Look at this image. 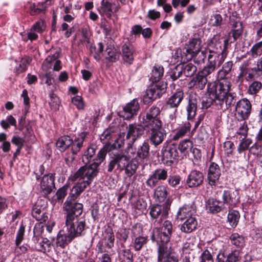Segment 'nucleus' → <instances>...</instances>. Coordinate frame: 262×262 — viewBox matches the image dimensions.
<instances>
[{
  "instance_id": "nucleus-1",
  "label": "nucleus",
  "mask_w": 262,
  "mask_h": 262,
  "mask_svg": "<svg viewBox=\"0 0 262 262\" xmlns=\"http://www.w3.org/2000/svg\"><path fill=\"white\" fill-rule=\"evenodd\" d=\"M96 149L97 146L94 144L88 148L82 157V161L86 164L91 162L93 163L81 166L71 176L72 181L77 182L72 188L74 194L77 193L78 190L84 191L87 186L91 184L98 173L99 166L104 161L107 153L109 152V146L104 145L100 149L98 154L95 155Z\"/></svg>"
},
{
  "instance_id": "nucleus-2",
  "label": "nucleus",
  "mask_w": 262,
  "mask_h": 262,
  "mask_svg": "<svg viewBox=\"0 0 262 262\" xmlns=\"http://www.w3.org/2000/svg\"><path fill=\"white\" fill-rule=\"evenodd\" d=\"M160 113V108L153 105L143 118L144 126L136 124H129L126 134V139L129 140V142L134 143L137 138L143 134L145 128L148 132L151 144L155 147L161 144L166 137V132L162 127V122L159 118Z\"/></svg>"
},
{
  "instance_id": "nucleus-3",
  "label": "nucleus",
  "mask_w": 262,
  "mask_h": 262,
  "mask_svg": "<svg viewBox=\"0 0 262 262\" xmlns=\"http://www.w3.org/2000/svg\"><path fill=\"white\" fill-rule=\"evenodd\" d=\"M83 191L78 190V192L74 194L72 188L63 205L64 210L66 212L67 231H69L74 238L84 235V231L87 228L85 219L82 216L83 205L74 202Z\"/></svg>"
},
{
  "instance_id": "nucleus-4",
  "label": "nucleus",
  "mask_w": 262,
  "mask_h": 262,
  "mask_svg": "<svg viewBox=\"0 0 262 262\" xmlns=\"http://www.w3.org/2000/svg\"><path fill=\"white\" fill-rule=\"evenodd\" d=\"M133 143L129 142L128 146L125 150V154H113L110 158L107 166V171L112 172L114 170L122 171L125 170V174L129 177L136 173L139 166L137 160V151L133 147Z\"/></svg>"
},
{
  "instance_id": "nucleus-5",
  "label": "nucleus",
  "mask_w": 262,
  "mask_h": 262,
  "mask_svg": "<svg viewBox=\"0 0 262 262\" xmlns=\"http://www.w3.org/2000/svg\"><path fill=\"white\" fill-rule=\"evenodd\" d=\"M228 40L224 39L219 35H215L212 38L207 46L209 52L207 65L216 69V66L220 67L223 62L225 57L224 51L226 49Z\"/></svg>"
},
{
  "instance_id": "nucleus-6",
  "label": "nucleus",
  "mask_w": 262,
  "mask_h": 262,
  "mask_svg": "<svg viewBox=\"0 0 262 262\" xmlns=\"http://www.w3.org/2000/svg\"><path fill=\"white\" fill-rule=\"evenodd\" d=\"M88 135L86 132H82L72 138L71 145L70 147L71 151L66 153L64 160L68 165H71L75 160L76 156L80 152L83 146L85 138Z\"/></svg>"
},
{
  "instance_id": "nucleus-7",
  "label": "nucleus",
  "mask_w": 262,
  "mask_h": 262,
  "mask_svg": "<svg viewBox=\"0 0 262 262\" xmlns=\"http://www.w3.org/2000/svg\"><path fill=\"white\" fill-rule=\"evenodd\" d=\"M170 204L168 201L162 204H154L149 208V215L155 226L161 225L167 218Z\"/></svg>"
},
{
  "instance_id": "nucleus-8",
  "label": "nucleus",
  "mask_w": 262,
  "mask_h": 262,
  "mask_svg": "<svg viewBox=\"0 0 262 262\" xmlns=\"http://www.w3.org/2000/svg\"><path fill=\"white\" fill-rule=\"evenodd\" d=\"M208 87L210 92H212L216 97V102L221 105L223 103L224 97L230 93L231 83L227 80H224L217 84H208Z\"/></svg>"
},
{
  "instance_id": "nucleus-9",
  "label": "nucleus",
  "mask_w": 262,
  "mask_h": 262,
  "mask_svg": "<svg viewBox=\"0 0 262 262\" xmlns=\"http://www.w3.org/2000/svg\"><path fill=\"white\" fill-rule=\"evenodd\" d=\"M215 68L206 64L204 68L198 73L196 76L189 82V85L195 89L203 90L205 88L207 82V76L214 72Z\"/></svg>"
},
{
  "instance_id": "nucleus-10",
  "label": "nucleus",
  "mask_w": 262,
  "mask_h": 262,
  "mask_svg": "<svg viewBox=\"0 0 262 262\" xmlns=\"http://www.w3.org/2000/svg\"><path fill=\"white\" fill-rule=\"evenodd\" d=\"M167 84L163 82L153 83L146 90V94L144 96V101L150 103L165 93Z\"/></svg>"
},
{
  "instance_id": "nucleus-11",
  "label": "nucleus",
  "mask_w": 262,
  "mask_h": 262,
  "mask_svg": "<svg viewBox=\"0 0 262 262\" xmlns=\"http://www.w3.org/2000/svg\"><path fill=\"white\" fill-rule=\"evenodd\" d=\"M179 158V152L176 144H172L164 146L161 150L162 162L167 166H170Z\"/></svg>"
},
{
  "instance_id": "nucleus-12",
  "label": "nucleus",
  "mask_w": 262,
  "mask_h": 262,
  "mask_svg": "<svg viewBox=\"0 0 262 262\" xmlns=\"http://www.w3.org/2000/svg\"><path fill=\"white\" fill-rule=\"evenodd\" d=\"M161 224V226L156 228L158 232V238L163 242L168 243L174 231L173 225L169 220H165Z\"/></svg>"
},
{
  "instance_id": "nucleus-13",
  "label": "nucleus",
  "mask_w": 262,
  "mask_h": 262,
  "mask_svg": "<svg viewBox=\"0 0 262 262\" xmlns=\"http://www.w3.org/2000/svg\"><path fill=\"white\" fill-rule=\"evenodd\" d=\"M168 177L167 170L164 168H159L152 171L146 181V184L151 188L156 186L160 181L166 180Z\"/></svg>"
},
{
  "instance_id": "nucleus-14",
  "label": "nucleus",
  "mask_w": 262,
  "mask_h": 262,
  "mask_svg": "<svg viewBox=\"0 0 262 262\" xmlns=\"http://www.w3.org/2000/svg\"><path fill=\"white\" fill-rule=\"evenodd\" d=\"M251 105L250 101L246 98L239 100L236 106V115L239 120L247 119L250 114Z\"/></svg>"
},
{
  "instance_id": "nucleus-15",
  "label": "nucleus",
  "mask_w": 262,
  "mask_h": 262,
  "mask_svg": "<svg viewBox=\"0 0 262 262\" xmlns=\"http://www.w3.org/2000/svg\"><path fill=\"white\" fill-rule=\"evenodd\" d=\"M55 177L53 174L45 175L41 180L40 183V191L45 196L50 194L55 186Z\"/></svg>"
},
{
  "instance_id": "nucleus-16",
  "label": "nucleus",
  "mask_w": 262,
  "mask_h": 262,
  "mask_svg": "<svg viewBox=\"0 0 262 262\" xmlns=\"http://www.w3.org/2000/svg\"><path fill=\"white\" fill-rule=\"evenodd\" d=\"M221 175V170L220 166L214 162H211L209 165L207 173L208 184L211 187L217 185Z\"/></svg>"
},
{
  "instance_id": "nucleus-17",
  "label": "nucleus",
  "mask_w": 262,
  "mask_h": 262,
  "mask_svg": "<svg viewBox=\"0 0 262 262\" xmlns=\"http://www.w3.org/2000/svg\"><path fill=\"white\" fill-rule=\"evenodd\" d=\"M140 108V105L137 99H135L126 104L123 107L122 116L124 119H129L137 115Z\"/></svg>"
},
{
  "instance_id": "nucleus-18",
  "label": "nucleus",
  "mask_w": 262,
  "mask_h": 262,
  "mask_svg": "<svg viewBox=\"0 0 262 262\" xmlns=\"http://www.w3.org/2000/svg\"><path fill=\"white\" fill-rule=\"evenodd\" d=\"M46 207V202L44 200H38L32 209V215L37 221H45V208Z\"/></svg>"
},
{
  "instance_id": "nucleus-19",
  "label": "nucleus",
  "mask_w": 262,
  "mask_h": 262,
  "mask_svg": "<svg viewBox=\"0 0 262 262\" xmlns=\"http://www.w3.org/2000/svg\"><path fill=\"white\" fill-rule=\"evenodd\" d=\"M204 180L203 173L199 170H192L186 180V183L189 187H195L201 185Z\"/></svg>"
},
{
  "instance_id": "nucleus-20",
  "label": "nucleus",
  "mask_w": 262,
  "mask_h": 262,
  "mask_svg": "<svg viewBox=\"0 0 262 262\" xmlns=\"http://www.w3.org/2000/svg\"><path fill=\"white\" fill-rule=\"evenodd\" d=\"M195 213L196 210L192 205H184L179 209L177 218L180 221L187 220L191 217H195Z\"/></svg>"
},
{
  "instance_id": "nucleus-21",
  "label": "nucleus",
  "mask_w": 262,
  "mask_h": 262,
  "mask_svg": "<svg viewBox=\"0 0 262 262\" xmlns=\"http://www.w3.org/2000/svg\"><path fill=\"white\" fill-rule=\"evenodd\" d=\"M74 239L69 231L66 232L63 230H60L56 237V246L64 248Z\"/></svg>"
},
{
  "instance_id": "nucleus-22",
  "label": "nucleus",
  "mask_w": 262,
  "mask_h": 262,
  "mask_svg": "<svg viewBox=\"0 0 262 262\" xmlns=\"http://www.w3.org/2000/svg\"><path fill=\"white\" fill-rule=\"evenodd\" d=\"M198 100L195 96L191 95L189 96L188 104L186 107L188 120L192 119L196 115Z\"/></svg>"
},
{
  "instance_id": "nucleus-23",
  "label": "nucleus",
  "mask_w": 262,
  "mask_h": 262,
  "mask_svg": "<svg viewBox=\"0 0 262 262\" xmlns=\"http://www.w3.org/2000/svg\"><path fill=\"white\" fill-rule=\"evenodd\" d=\"M191 124L189 121L183 122L177 128L174 135L172 137L173 140H178L179 139L188 135L190 133Z\"/></svg>"
},
{
  "instance_id": "nucleus-24",
  "label": "nucleus",
  "mask_w": 262,
  "mask_h": 262,
  "mask_svg": "<svg viewBox=\"0 0 262 262\" xmlns=\"http://www.w3.org/2000/svg\"><path fill=\"white\" fill-rule=\"evenodd\" d=\"M122 57L124 62L130 64L134 60V49L129 43H124L122 47Z\"/></svg>"
},
{
  "instance_id": "nucleus-25",
  "label": "nucleus",
  "mask_w": 262,
  "mask_h": 262,
  "mask_svg": "<svg viewBox=\"0 0 262 262\" xmlns=\"http://www.w3.org/2000/svg\"><path fill=\"white\" fill-rule=\"evenodd\" d=\"M224 204H227L230 206H234L239 201L238 192L235 191H224L222 196Z\"/></svg>"
},
{
  "instance_id": "nucleus-26",
  "label": "nucleus",
  "mask_w": 262,
  "mask_h": 262,
  "mask_svg": "<svg viewBox=\"0 0 262 262\" xmlns=\"http://www.w3.org/2000/svg\"><path fill=\"white\" fill-rule=\"evenodd\" d=\"M184 97L182 91H178L171 96L167 101V105L171 108H177Z\"/></svg>"
},
{
  "instance_id": "nucleus-27",
  "label": "nucleus",
  "mask_w": 262,
  "mask_h": 262,
  "mask_svg": "<svg viewBox=\"0 0 262 262\" xmlns=\"http://www.w3.org/2000/svg\"><path fill=\"white\" fill-rule=\"evenodd\" d=\"M198 225V222L195 217H191L190 219L186 220L180 227L182 232L186 233H190L194 231Z\"/></svg>"
},
{
  "instance_id": "nucleus-28",
  "label": "nucleus",
  "mask_w": 262,
  "mask_h": 262,
  "mask_svg": "<svg viewBox=\"0 0 262 262\" xmlns=\"http://www.w3.org/2000/svg\"><path fill=\"white\" fill-rule=\"evenodd\" d=\"M168 243H165L161 241L160 239L157 242L158 245V260L160 261L163 259H165L166 257L170 252H169V247L168 246Z\"/></svg>"
},
{
  "instance_id": "nucleus-29",
  "label": "nucleus",
  "mask_w": 262,
  "mask_h": 262,
  "mask_svg": "<svg viewBox=\"0 0 262 262\" xmlns=\"http://www.w3.org/2000/svg\"><path fill=\"white\" fill-rule=\"evenodd\" d=\"M223 207L222 202H220L216 199H209L207 204V209L212 213H216L220 212Z\"/></svg>"
},
{
  "instance_id": "nucleus-30",
  "label": "nucleus",
  "mask_w": 262,
  "mask_h": 262,
  "mask_svg": "<svg viewBox=\"0 0 262 262\" xmlns=\"http://www.w3.org/2000/svg\"><path fill=\"white\" fill-rule=\"evenodd\" d=\"M35 243L37 244L36 245V248L40 252L46 253L51 251V242L47 238H43L41 237V241L39 240L38 242Z\"/></svg>"
},
{
  "instance_id": "nucleus-31",
  "label": "nucleus",
  "mask_w": 262,
  "mask_h": 262,
  "mask_svg": "<svg viewBox=\"0 0 262 262\" xmlns=\"http://www.w3.org/2000/svg\"><path fill=\"white\" fill-rule=\"evenodd\" d=\"M164 74V68L160 66L156 65L153 67L149 78L152 83H159Z\"/></svg>"
},
{
  "instance_id": "nucleus-32",
  "label": "nucleus",
  "mask_w": 262,
  "mask_h": 262,
  "mask_svg": "<svg viewBox=\"0 0 262 262\" xmlns=\"http://www.w3.org/2000/svg\"><path fill=\"white\" fill-rule=\"evenodd\" d=\"M208 96L205 97L202 99L201 102L202 108L207 109L213 104H214L216 106H219L220 104H217L216 102V99H217L216 97L212 93V92H210L209 89L208 88Z\"/></svg>"
},
{
  "instance_id": "nucleus-33",
  "label": "nucleus",
  "mask_w": 262,
  "mask_h": 262,
  "mask_svg": "<svg viewBox=\"0 0 262 262\" xmlns=\"http://www.w3.org/2000/svg\"><path fill=\"white\" fill-rule=\"evenodd\" d=\"M72 143V138L68 136H65L59 138L56 142V145L60 151H64L70 147Z\"/></svg>"
},
{
  "instance_id": "nucleus-34",
  "label": "nucleus",
  "mask_w": 262,
  "mask_h": 262,
  "mask_svg": "<svg viewBox=\"0 0 262 262\" xmlns=\"http://www.w3.org/2000/svg\"><path fill=\"white\" fill-rule=\"evenodd\" d=\"M233 66V61H228L223 64L222 68L217 73L219 79H224L231 71Z\"/></svg>"
},
{
  "instance_id": "nucleus-35",
  "label": "nucleus",
  "mask_w": 262,
  "mask_h": 262,
  "mask_svg": "<svg viewBox=\"0 0 262 262\" xmlns=\"http://www.w3.org/2000/svg\"><path fill=\"white\" fill-rule=\"evenodd\" d=\"M168 192L167 187L165 185H160L154 190V198L157 201L163 202L167 198Z\"/></svg>"
},
{
  "instance_id": "nucleus-36",
  "label": "nucleus",
  "mask_w": 262,
  "mask_h": 262,
  "mask_svg": "<svg viewBox=\"0 0 262 262\" xmlns=\"http://www.w3.org/2000/svg\"><path fill=\"white\" fill-rule=\"evenodd\" d=\"M149 156V145L147 141H144L137 151V157L142 160L146 159Z\"/></svg>"
},
{
  "instance_id": "nucleus-37",
  "label": "nucleus",
  "mask_w": 262,
  "mask_h": 262,
  "mask_svg": "<svg viewBox=\"0 0 262 262\" xmlns=\"http://www.w3.org/2000/svg\"><path fill=\"white\" fill-rule=\"evenodd\" d=\"M223 104L219 105L221 108L225 110L233 106L236 102L235 94L229 93L226 95L223 99Z\"/></svg>"
},
{
  "instance_id": "nucleus-38",
  "label": "nucleus",
  "mask_w": 262,
  "mask_h": 262,
  "mask_svg": "<svg viewBox=\"0 0 262 262\" xmlns=\"http://www.w3.org/2000/svg\"><path fill=\"white\" fill-rule=\"evenodd\" d=\"M181 69L182 70V74L185 77H191L196 72L197 68L195 66L191 63L187 64H180Z\"/></svg>"
},
{
  "instance_id": "nucleus-39",
  "label": "nucleus",
  "mask_w": 262,
  "mask_h": 262,
  "mask_svg": "<svg viewBox=\"0 0 262 262\" xmlns=\"http://www.w3.org/2000/svg\"><path fill=\"white\" fill-rule=\"evenodd\" d=\"M114 133L111 129H106L103 132L100 136V140L105 145L109 146V151H111L112 146L111 145L110 141L113 140Z\"/></svg>"
},
{
  "instance_id": "nucleus-40",
  "label": "nucleus",
  "mask_w": 262,
  "mask_h": 262,
  "mask_svg": "<svg viewBox=\"0 0 262 262\" xmlns=\"http://www.w3.org/2000/svg\"><path fill=\"white\" fill-rule=\"evenodd\" d=\"M232 37L234 40L239 38L243 32L242 24L239 21L233 22L232 24Z\"/></svg>"
},
{
  "instance_id": "nucleus-41",
  "label": "nucleus",
  "mask_w": 262,
  "mask_h": 262,
  "mask_svg": "<svg viewBox=\"0 0 262 262\" xmlns=\"http://www.w3.org/2000/svg\"><path fill=\"white\" fill-rule=\"evenodd\" d=\"M192 146L193 144L191 141L189 139H186L182 140L180 142L178 147H177V149H179L181 153L185 155L191 150Z\"/></svg>"
},
{
  "instance_id": "nucleus-42",
  "label": "nucleus",
  "mask_w": 262,
  "mask_h": 262,
  "mask_svg": "<svg viewBox=\"0 0 262 262\" xmlns=\"http://www.w3.org/2000/svg\"><path fill=\"white\" fill-rule=\"evenodd\" d=\"M101 9L103 12L109 17L113 14V6L115 5L111 0H102L101 3Z\"/></svg>"
},
{
  "instance_id": "nucleus-43",
  "label": "nucleus",
  "mask_w": 262,
  "mask_h": 262,
  "mask_svg": "<svg viewBox=\"0 0 262 262\" xmlns=\"http://www.w3.org/2000/svg\"><path fill=\"white\" fill-rule=\"evenodd\" d=\"M105 51L107 53L105 58L108 61L114 62L118 59L119 55L114 47H108L106 49Z\"/></svg>"
},
{
  "instance_id": "nucleus-44",
  "label": "nucleus",
  "mask_w": 262,
  "mask_h": 262,
  "mask_svg": "<svg viewBox=\"0 0 262 262\" xmlns=\"http://www.w3.org/2000/svg\"><path fill=\"white\" fill-rule=\"evenodd\" d=\"M240 215L239 212L237 210H230L228 215V221L229 222L230 226L235 227L239 221Z\"/></svg>"
},
{
  "instance_id": "nucleus-45",
  "label": "nucleus",
  "mask_w": 262,
  "mask_h": 262,
  "mask_svg": "<svg viewBox=\"0 0 262 262\" xmlns=\"http://www.w3.org/2000/svg\"><path fill=\"white\" fill-rule=\"evenodd\" d=\"M249 66L248 61H245L240 66V72L237 77V82L242 83L244 81V78L248 73Z\"/></svg>"
},
{
  "instance_id": "nucleus-46",
  "label": "nucleus",
  "mask_w": 262,
  "mask_h": 262,
  "mask_svg": "<svg viewBox=\"0 0 262 262\" xmlns=\"http://www.w3.org/2000/svg\"><path fill=\"white\" fill-rule=\"evenodd\" d=\"M186 47L195 54L201 50V40L199 39L193 38L189 41Z\"/></svg>"
},
{
  "instance_id": "nucleus-47",
  "label": "nucleus",
  "mask_w": 262,
  "mask_h": 262,
  "mask_svg": "<svg viewBox=\"0 0 262 262\" xmlns=\"http://www.w3.org/2000/svg\"><path fill=\"white\" fill-rule=\"evenodd\" d=\"M133 246L136 251L140 250L143 246L147 243V238L145 236H140L133 238Z\"/></svg>"
},
{
  "instance_id": "nucleus-48",
  "label": "nucleus",
  "mask_w": 262,
  "mask_h": 262,
  "mask_svg": "<svg viewBox=\"0 0 262 262\" xmlns=\"http://www.w3.org/2000/svg\"><path fill=\"white\" fill-rule=\"evenodd\" d=\"M119 257L121 262H132L133 255L129 249H123L119 253Z\"/></svg>"
},
{
  "instance_id": "nucleus-49",
  "label": "nucleus",
  "mask_w": 262,
  "mask_h": 262,
  "mask_svg": "<svg viewBox=\"0 0 262 262\" xmlns=\"http://www.w3.org/2000/svg\"><path fill=\"white\" fill-rule=\"evenodd\" d=\"M43 231V226L40 223L36 224L33 229L34 236L32 238V240L34 243L38 242L40 240V236Z\"/></svg>"
},
{
  "instance_id": "nucleus-50",
  "label": "nucleus",
  "mask_w": 262,
  "mask_h": 262,
  "mask_svg": "<svg viewBox=\"0 0 262 262\" xmlns=\"http://www.w3.org/2000/svg\"><path fill=\"white\" fill-rule=\"evenodd\" d=\"M250 52L254 58L260 56L262 54V40L254 45L250 50Z\"/></svg>"
},
{
  "instance_id": "nucleus-51",
  "label": "nucleus",
  "mask_w": 262,
  "mask_h": 262,
  "mask_svg": "<svg viewBox=\"0 0 262 262\" xmlns=\"http://www.w3.org/2000/svg\"><path fill=\"white\" fill-rule=\"evenodd\" d=\"M231 243L236 247H242L245 243L244 238L238 233L232 234L230 236Z\"/></svg>"
},
{
  "instance_id": "nucleus-52",
  "label": "nucleus",
  "mask_w": 262,
  "mask_h": 262,
  "mask_svg": "<svg viewBox=\"0 0 262 262\" xmlns=\"http://www.w3.org/2000/svg\"><path fill=\"white\" fill-rule=\"evenodd\" d=\"M248 131V127L247 124L246 122H244L236 132V138H238V136H239V140L245 139L247 136Z\"/></svg>"
},
{
  "instance_id": "nucleus-53",
  "label": "nucleus",
  "mask_w": 262,
  "mask_h": 262,
  "mask_svg": "<svg viewBox=\"0 0 262 262\" xmlns=\"http://www.w3.org/2000/svg\"><path fill=\"white\" fill-rule=\"evenodd\" d=\"M261 83L258 81H253L248 87V92L251 95H255L261 89Z\"/></svg>"
},
{
  "instance_id": "nucleus-54",
  "label": "nucleus",
  "mask_w": 262,
  "mask_h": 262,
  "mask_svg": "<svg viewBox=\"0 0 262 262\" xmlns=\"http://www.w3.org/2000/svg\"><path fill=\"white\" fill-rule=\"evenodd\" d=\"M80 32L81 33L82 40L88 43L90 42V38L91 36L90 29L89 26L84 25L80 29Z\"/></svg>"
},
{
  "instance_id": "nucleus-55",
  "label": "nucleus",
  "mask_w": 262,
  "mask_h": 262,
  "mask_svg": "<svg viewBox=\"0 0 262 262\" xmlns=\"http://www.w3.org/2000/svg\"><path fill=\"white\" fill-rule=\"evenodd\" d=\"M241 140V142L239 143L237 148V151L239 154L247 150L249 148V146L252 143V140L250 138Z\"/></svg>"
},
{
  "instance_id": "nucleus-56",
  "label": "nucleus",
  "mask_w": 262,
  "mask_h": 262,
  "mask_svg": "<svg viewBox=\"0 0 262 262\" xmlns=\"http://www.w3.org/2000/svg\"><path fill=\"white\" fill-rule=\"evenodd\" d=\"M195 54L190 51L187 47H185L182 50L181 56L184 61L190 60L194 56Z\"/></svg>"
},
{
  "instance_id": "nucleus-57",
  "label": "nucleus",
  "mask_w": 262,
  "mask_h": 262,
  "mask_svg": "<svg viewBox=\"0 0 262 262\" xmlns=\"http://www.w3.org/2000/svg\"><path fill=\"white\" fill-rule=\"evenodd\" d=\"M249 151L251 154L256 155L260 156L262 157V147L261 143L256 141L250 148Z\"/></svg>"
},
{
  "instance_id": "nucleus-58",
  "label": "nucleus",
  "mask_w": 262,
  "mask_h": 262,
  "mask_svg": "<svg viewBox=\"0 0 262 262\" xmlns=\"http://www.w3.org/2000/svg\"><path fill=\"white\" fill-rule=\"evenodd\" d=\"M69 185H64L63 187L59 188L56 192V195L57 196V200L58 201L62 202L63 199L67 194V191L69 189Z\"/></svg>"
},
{
  "instance_id": "nucleus-59",
  "label": "nucleus",
  "mask_w": 262,
  "mask_h": 262,
  "mask_svg": "<svg viewBox=\"0 0 262 262\" xmlns=\"http://www.w3.org/2000/svg\"><path fill=\"white\" fill-rule=\"evenodd\" d=\"M142 226L140 224H136L132 228V237L133 238L142 236Z\"/></svg>"
},
{
  "instance_id": "nucleus-60",
  "label": "nucleus",
  "mask_w": 262,
  "mask_h": 262,
  "mask_svg": "<svg viewBox=\"0 0 262 262\" xmlns=\"http://www.w3.org/2000/svg\"><path fill=\"white\" fill-rule=\"evenodd\" d=\"M227 262H237L239 260L240 252L238 250H233L226 255Z\"/></svg>"
},
{
  "instance_id": "nucleus-61",
  "label": "nucleus",
  "mask_w": 262,
  "mask_h": 262,
  "mask_svg": "<svg viewBox=\"0 0 262 262\" xmlns=\"http://www.w3.org/2000/svg\"><path fill=\"white\" fill-rule=\"evenodd\" d=\"M25 227L21 225L19 226V229L17 232L16 239H15V245L16 246H18L20 245L21 242L24 239V236L25 233Z\"/></svg>"
},
{
  "instance_id": "nucleus-62",
  "label": "nucleus",
  "mask_w": 262,
  "mask_h": 262,
  "mask_svg": "<svg viewBox=\"0 0 262 262\" xmlns=\"http://www.w3.org/2000/svg\"><path fill=\"white\" fill-rule=\"evenodd\" d=\"M206 57V53L205 51L200 50L197 52V53H195L193 58V60L195 63L199 64L204 62V60Z\"/></svg>"
},
{
  "instance_id": "nucleus-63",
  "label": "nucleus",
  "mask_w": 262,
  "mask_h": 262,
  "mask_svg": "<svg viewBox=\"0 0 262 262\" xmlns=\"http://www.w3.org/2000/svg\"><path fill=\"white\" fill-rule=\"evenodd\" d=\"M50 101L49 102L51 108L52 110H56L59 106V99L57 96L53 92L50 94Z\"/></svg>"
},
{
  "instance_id": "nucleus-64",
  "label": "nucleus",
  "mask_w": 262,
  "mask_h": 262,
  "mask_svg": "<svg viewBox=\"0 0 262 262\" xmlns=\"http://www.w3.org/2000/svg\"><path fill=\"white\" fill-rule=\"evenodd\" d=\"M200 262H213V259L210 252L208 250H205L201 255Z\"/></svg>"
}]
</instances>
